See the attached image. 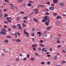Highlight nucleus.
I'll return each instance as SVG.
<instances>
[{
	"label": "nucleus",
	"instance_id": "f257e3e1",
	"mask_svg": "<svg viewBox=\"0 0 66 66\" xmlns=\"http://www.w3.org/2000/svg\"><path fill=\"white\" fill-rule=\"evenodd\" d=\"M6 32H7V31L5 30V29L3 28L1 30V32H0V34L1 35H6Z\"/></svg>",
	"mask_w": 66,
	"mask_h": 66
},
{
	"label": "nucleus",
	"instance_id": "f03ea898",
	"mask_svg": "<svg viewBox=\"0 0 66 66\" xmlns=\"http://www.w3.org/2000/svg\"><path fill=\"white\" fill-rule=\"evenodd\" d=\"M46 26H48L49 25V23L50 22V18H48L47 20H46Z\"/></svg>",
	"mask_w": 66,
	"mask_h": 66
},
{
	"label": "nucleus",
	"instance_id": "7ed1b4c3",
	"mask_svg": "<svg viewBox=\"0 0 66 66\" xmlns=\"http://www.w3.org/2000/svg\"><path fill=\"white\" fill-rule=\"evenodd\" d=\"M47 31H45L44 32V33L43 34V35L44 36V37H47Z\"/></svg>",
	"mask_w": 66,
	"mask_h": 66
},
{
	"label": "nucleus",
	"instance_id": "20e7f679",
	"mask_svg": "<svg viewBox=\"0 0 66 66\" xmlns=\"http://www.w3.org/2000/svg\"><path fill=\"white\" fill-rule=\"evenodd\" d=\"M59 6L60 7H63L64 6V4L63 3H60L59 4Z\"/></svg>",
	"mask_w": 66,
	"mask_h": 66
},
{
	"label": "nucleus",
	"instance_id": "39448f33",
	"mask_svg": "<svg viewBox=\"0 0 66 66\" xmlns=\"http://www.w3.org/2000/svg\"><path fill=\"white\" fill-rule=\"evenodd\" d=\"M58 0H53V2L54 3H58Z\"/></svg>",
	"mask_w": 66,
	"mask_h": 66
},
{
	"label": "nucleus",
	"instance_id": "423d86ee",
	"mask_svg": "<svg viewBox=\"0 0 66 66\" xmlns=\"http://www.w3.org/2000/svg\"><path fill=\"white\" fill-rule=\"evenodd\" d=\"M49 9L50 10H51V11H53L54 10V7H50L49 8Z\"/></svg>",
	"mask_w": 66,
	"mask_h": 66
},
{
	"label": "nucleus",
	"instance_id": "0eeeda50",
	"mask_svg": "<svg viewBox=\"0 0 66 66\" xmlns=\"http://www.w3.org/2000/svg\"><path fill=\"white\" fill-rule=\"evenodd\" d=\"M56 23L57 25H60V22L59 21H56Z\"/></svg>",
	"mask_w": 66,
	"mask_h": 66
},
{
	"label": "nucleus",
	"instance_id": "6e6552de",
	"mask_svg": "<svg viewBox=\"0 0 66 66\" xmlns=\"http://www.w3.org/2000/svg\"><path fill=\"white\" fill-rule=\"evenodd\" d=\"M48 18H49L47 16H45L44 18V19H45L46 20H47Z\"/></svg>",
	"mask_w": 66,
	"mask_h": 66
},
{
	"label": "nucleus",
	"instance_id": "1a4fd4ad",
	"mask_svg": "<svg viewBox=\"0 0 66 66\" xmlns=\"http://www.w3.org/2000/svg\"><path fill=\"white\" fill-rule=\"evenodd\" d=\"M3 13H0V18H2L3 17Z\"/></svg>",
	"mask_w": 66,
	"mask_h": 66
},
{
	"label": "nucleus",
	"instance_id": "9d476101",
	"mask_svg": "<svg viewBox=\"0 0 66 66\" xmlns=\"http://www.w3.org/2000/svg\"><path fill=\"white\" fill-rule=\"evenodd\" d=\"M13 35L15 36V37L16 38L17 37V33H15L13 34Z\"/></svg>",
	"mask_w": 66,
	"mask_h": 66
},
{
	"label": "nucleus",
	"instance_id": "9b49d317",
	"mask_svg": "<svg viewBox=\"0 0 66 66\" xmlns=\"http://www.w3.org/2000/svg\"><path fill=\"white\" fill-rule=\"evenodd\" d=\"M6 19H11V20H13V19L12 18H9V17L6 18Z\"/></svg>",
	"mask_w": 66,
	"mask_h": 66
},
{
	"label": "nucleus",
	"instance_id": "f8f14e48",
	"mask_svg": "<svg viewBox=\"0 0 66 66\" xmlns=\"http://www.w3.org/2000/svg\"><path fill=\"white\" fill-rule=\"evenodd\" d=\"M16 42H21V41L19 39H17L16 40Z\"/></svg>",
	"mask_w": 66,
	"mask_h": 66
},
{
	"label": "nucleus",
	"instance_id": "ddd939ff",
	"mask_svg": "<svg viewBox=\"0 0 66 66\" xmlns=\"http://www.w3.org/2000/svg\"><path fill=\"white\" fill-rule=\"evenodd\" d=\"M4 43H8L9 41L7 40H4Z\"/></svg>",
	"mask_w": 66,
	"mask_h": 66
},
{
	"label": "nucleus",
	"instance_id": "4468645a",
	"mask_svg": "<svg viewBox=\"0 0 66 66\" xmlns=\"http://www.w3.org/2000/svg\"><path fill=\"white\" fill-rule=\"evenodd\" d=\"M11 9H15V6H12L11 7Z\"/></svg>",
	"mask_w": 66,
	"mask_h": 66
},
{
	"label": "nucleus",
	"instance_id": "2eb2a0df",
	"mask_svg": "<svg viewBox=\"0 0 66 66\" xmlns=\"http://www.w3.org/2000/svg\"><path fill=\"white\" fill-rule=\"evenodd\" d=\"M8 16V14H4V18H5V17H6V16Z\"/></svg>",
	"mask_w": 66,
	"mask_h": 66
},
{
	"label": "nucleus",
	"instance_id": "dca6fc26",
	"mask_svg": "<svg viewBox=\"0 0 66 66\" xmlns=\"http://www.w3.org/2000/svg\"><path fill=\"white\" fill-rule=\"evenodd\" d=\"M20 19V18H19V17H18L16 18V20L17 21H19V20Z\"/></svg>",
	"mask_w": 66,
	"mask_h": 66
},
{
	"label": "nucleus",
	"instance_id": "f3484780",
	"mask_svg": "<svg viewBox=\"0 0 66 66\" xmlns=\"http://www.w3.org/2000/svg\"><path fill=\"white\" fill-rule=\"evenodd\" d=\"M39 46H42V47H44L45 46H44V45L42 44H40L39 45Z\"/></svg>",
	"mask_w": 66,
	"mask_h": 66
},
{
	"label": "nucleus",
	"instance_id": "a211bd4d",
	"mask_svg": "<svg viewBox=\"0 0 66 66\" xmlns=\"http://www.w3.org/2000/svg\"><path fill=\"white\" fill-rule=\"evenodd\" d=\"M34 19L35 21V22H37V20H36V18H34Z\"/></svg>",
	"mask_w": 66,
	"mask_h": 66
},
{
	"label": "nucleus",
	"instance_id": "6ab92c4d",
	"mask_svg": "<svg viewBox=\"0 0 66 66\" xmlns=\"http://www.w3.org/2000/svg\"><path fill=\"white\" fill-rule=\"evenodd\" d=\"M28 6H31V4L30 3H29L28 4Z\"/></svg>",
	"mask_w": 66,
	"mask_h": 66
},
{
	"label": "nucleus",
	"instance_id": "aec40b11",
	"mask_svg": "<svg viewBox=\"0 0 66 66\" xmlns=\"http://www.w3.org/2000/svg\"><path fill=\"white\" fill-rule=\"evenodd\" d=\"M15 60L16 61H19V59H18V58H17L15 59Z\"/></svg>",
	"mask_w": 66,
	"mask_h": 66
},
{
	"label": "nucleus",
	"instance_id": "412c9836",
	"mask_svg": "<svg viewBox=\"0 0 66 66\" xmlns=\"http://www.w3.org/2000/svg\"><path fill=\"white\" fill-rule=\"evenodd\" d=\"M40 6H41V7H45V6L44 5H41L40 4L39 5Z\"/></svg>",
	"mask_w": 66,
	"mask_h": 66
},
{
	"label": "nucleus",
	"instance_id": "4be33fe9",
	"mask_svg": "<svg viewBox=\"0 0 66 66\" xmlns=\"http://www.w3.org/2000/svg\"><path fill=\"white\" fill-rule=\"evenodd\" d=\"M47 57H51V55L49 54H47Z\"/></svg>",
	"mask_w": 66,
	"mask_h": 66
},
{
	"label": "nucleus",
	"instance_id": "5701e85b",
	"mask_svg": "<svg viewBox=\"0 0 66 66\" xmlns=\"http://www.w3.org/2000/svg\"><path fill=\"white\" fill-rule=\"evenodd\" d=\"M27 56L28 59H29V56H30V55L29 54H28L27 55Z\"/></svg>",
	"mask_w": 66,
	"mask_h": 66
},
{
	"label": "nucleus",
	"instance_id": "b1692460",
	"mask_svg": "<svg viewBox=\"0 0 66 66\" xmlns=\"http://www.w3.org/2000/svg\"><path fill=\"white\" fill-rule=\"evenodd\" d=\"M23 18L24 19H27V18H27V17L26 16L23 17Z\"/></svg>",
	"mask_w": 66,
	"mask_h": 66
},
{
	"label": "nucleus",
	"instance_id": "393cba45",
	"mask_svg": "<svg viewBox=\"0 0 66 66\" xmlns=\"http://www.w3.org/2000/svg\"><path fill=\"white\" fill-rule=\"evenodd\" d=\"M18 1L19 2H22V0H18Z\"/></svg>",
	"mask_w": 66,
	"mask_h": 66
},
{
	"label": "nucleus",
	"instance_id": "a878e982",
	"mask_svg": "<svg viewBox=\"0 0 66 66\" xmlns=\"http://www.w3.org/2000/svg\"><path fill=\"white\" fill-rule=\"evenodd\" d=\"M31 60L32 61H33V60H35V59H34V58L33 57H32L31 59Z\"/></svg>",
	"mask_w": 66,
	"mask_h": 66
},
{
	"label": "nucleus",
	"instance_id": "bb28decb",
	"mask_svg": "<svg viewBox=\"0 0 66 66\" xmlns=\"http://www.w3.org/2000/svg\"><path fill=\"white\" fill-rule=\"evenodd\" d=\"M62 47V46L61 45H59L57 46L58 48H60V47Z\"/></svg>",
	"mask_w": 66,
	"mask_h": 66
},
{
	"label": "nucleus",
	"instance_id": "cd10ccee",
	"mask_svg": "<svg viewBox=\"0 0 66 66\" xmlns=\"http://www.w3.org/2000/svg\"><path fill=\"white\" fill-rule=\"evenodd\" d=\"M22 5L23 6H25L26 5V4L23 3L22 4Z\"/></svg>",
	"mask_w": 66,
	"mask_h": 66
},
{
	"label": "nucleus",
	"instance_id": "c85d7f7f",
	"mask_svg": "<svg viewBox=\"0 0 66 66\" xmlns=\"http://www.w3.org/2000/svg\"><path fill=\"white\" fill-rule=\"evenodd\" d=\"M23 26L24 27H26V25H25V24H24V23H23L22 24Z\"/></svg>",
	"mask_w": 66,
	"mask_h": 66
},
{
	"label": "nucleus",
	"instance_id": "c756f323",
	"mask_svg": "<svg viewBox=\"0 0 66 66\" xmlns=\"http://www.w3.org/2000/svg\"><path fill=\"white\" fill-rule=\"evenodd\" d=\"M46 4H50V2H47V3H46Z\"/></svg>",
	"mask_w": 66,
	"mask_h": 66
},
{
	"label": "nucleus",
	"instance_id": "7c9ffc66",
	"mask_svg": "<svg viewBox=\"0 0 66 66\" xmlns=\"http://www.w3.org/2000/svg\"><path fill=\"white\" fill-rule=\"evenodd\" d=\"M13 28H17V27L16 26H15V25H14V26L13 27Z\"/></svg>",
	"mask_w": 66,
	"mask_h": 66
},
{
	"label": "nucleus",
	"instance_id": "2f4dec72",
	"mask_svg": "<svg viewBox=\"0 0 66 66\" xmlns=\"http://www.w3.org/2000/svg\"><path fill=\"white\" fill-rule=\"evenodd\" d=\"M6 37L7 38H11V37H10L9 36H7Z\"/></svg>",
	"mask_w": 66,
	"mask_h": 66
},
{
	"label": "nucleus",
	"instance_id": "473e14b6",
	"mask_svg": "<svg viewBox=\"0 0 66 66\" xmlns=\"http://www.w3.org/2000/svg\"><path fill=\"white\" fill-rule=\"evenodd\" d=\"M57 56H55L54 57V59H57Z\"/></svg>",
	"mask_w": 66,
	"mask_h": 66
},
{
	"label": "nucleus",
	"instance_id": "72a5a7b5",
	"mask_svg": "<svg viewBox=\"0 0 66 66\" xmlns=\"http://www.w3.org/2000/svg\"><path fill=\"white\" fill-rule=\"evenodd\" d=\"M17 33L18 35V36L19 37L20 36V34H19V32H17Z\"/></svg>",
	"mask_w": 66,
	"mask_h": 66
},
{
	"label": "nucleus",
	"instance_id": "f704fd0d",
	"mask_svg": "<svg viewBox=\"0 0 66 66\" xmlns=\"http://www.w3.org/2000/svg\"><path fill=\"white\" fill-rule=\"evenodd\" d=\"M57 15V14L55 13H54L53 14V16H56Z\"/></svg>",
	"mask_w": 66,
	"mask_h": 66
},
{
	"label": "nucleus",
	"instance_id": "c9c22d12",
	"mask_svg": "<svg viewBox=\"0 0 66 66\" xmlns=\"http://www.w3.org/2000/svg\"><path fill=\"white\" fill-rule=\"evenodd\" d=\"M23 22H24V23H27V21L26 20H24V21Z\"/></svg>",
	"mask_w": 66,
	"mask_h": 66
},
{
	"label": "nucleus",
	"instance_id": "e433bc0d",
	"mask_svg": "<svg viewBox=\"0 0 66 66\" xmlns=\"http://www.w3.org/2000/svg\"><path fill=\"white\" fill-rule=\"evenodd\" d=\"M34 11H38V9H36V10H34Z\"/></svg>",
	"mask_w": 66,
	"mask_h": 66
},
{
	"label": "nucleus",
	"instance_id": "4c0bfd02",
	"mask_svg": "<svg viewBox=\"0 0 66 66\" xmlns=\"http://www.w3.org/2000/svg\"><path fill=\"white\" fill-rule=\"evenodd\" d=\"M41 63L42 65H44V64H45V63L44 62H41Z\"/></svg>",
	"mask_w": 66,
	"mask_h": 66
},
{
	"label": "nucleus",
	"instance_id": "58836bf2",
	"mask_svg": "<svg viewBox=\"0 0 66 66\" xmlns=\"http://www.w3.org/2000/svg\"><path fill=\"white\" fill-rule=\"evenodd\" d=\"M40 33H41V32H40V31L38 32H37V34H40Z\"/></svg>",
	"mask_w": 66,
	"mask_h": 66
},
{
	"label": "nucleus",
	"instance_id": "ea45409f",
	"mask_svg": "<svg viewBox=\"0 0 66 66\" xmlns=\"http://www.w3.org/2000/svg\"><path fill=\"white\" fill-rule=\"evenodd\" d=\"M50 64V62H47V64H48V65H49Z\"/></svg>",
	"mask_w": 66,
	"mask_h": 66
},
{
	"label": "nucleus",
	"instance_id": "a19ab883",
	"mask_svg": "<svg viewBox=\"0 0 66 66\" xmlns=\"http://www.w3.org/2000/svg\"><path fill=\"white\" fill-rule=\"evenodd\" d=\"M3 50L4 51V52H7V51H6V50H5V49H3Z\"/></svg>",
	"mask_w": 66,
	"mask_h": 66
},
{
	"label": "nucleus",
	"instance_id": "79ce46f5",
	"mask_svg": "<svg viewBox=\"0 0 66 66\" xmlns=\"http://www.w3.org/2000/svg\"><path fill=\"white\" fill-rule=\"evenodd\" d=\"M66 63V62L65 61H63L62 62V64H64Z\"/></svg>",
	"mask_w": 66,
	"mask_h": 66
},
{
	"label": "nucleus",
	"instance_id": "37998d69",
	"mask_svg": "<svg viewBox=\"0 0 66 66\" xmlns=\"http://www.w3.org/2000/svg\"><path fill=\"white\" fill-rule=\"evenodd\" d=\"M45 21H46V20H45V19H44L42 20V22H45Z\"/></svg>",
	"mask_w": 66,
	"mask_h": 66
},
{
	"label": "nucleus",
	"instance_id": "c03bdc74",
	"mask_svg": "<svg viewBox=\"0 0 66 66\" xmlns=\"http://www.w3.org/2000/svg\"><path fill=\"white\" fill-rule=\"evenodd\" d=\"M24 34H26V35H28V34H29L28 32H26L25 33H24Z\"/></svg>",
	"mask_w": 66,
	"mask_h": 66
},
{
	"label": "nucleus",
	"instance_id": "a18cd8bd",
	"mask_svg": "<svg viewBox=\"0 0 66 66\" xmlns=\"http://www.w3.org/2000/svg\"><path fill=\"white\" fill-rule=\"evenodd\" d=\"M17 26L18 27L21 26V25H20V24H18L17 25Z\"/></svg>",
	"mask_w": 66,
	"mask_h": 66
},
{
	"label": "nucleus",
	"instance_id": "49530a36",
	"mask_svg": "<svg viewBox=\"0 0 66 66\" xmlns=\"http://www.w3.org/2000/svg\"><path fill=\"white\" fill-rule=\"evenodd\" d=\"M45 49H46V48H44L42 50V51H43L44 50H45Z\"/></svg>",
	"mask_w": 66,
	"mask_h": 66
},
{
	"label": "nucleus",
	"instance_id": "de8ad7c7",
	"mask_svg": "<svg viewBox=\"0 0 66 66\" xmlns=\"http://www.w3.org/2000/svg\"><path fill=\"white\" fill-rule=\"evenodd\" d=\"M57 17L59 18H60V19H61V18H62V17H61V16H57Z\"/></svg>",
	"mask_w": 66,
	"mask_h": 66
},
{
	"label": "nucleus",
	"instance_id": "09e8293b",
	"mask_svg": "<svg viewBox=\"0 0 66 66\" xmlns=\"http://www.w3.org/2000/svg\"><path fill=\"white\" fill-rule=\"evenodd\" d=\"M30 39H32V41L34 42V39L33 38H30Z\"/></svg>",
	"mask_w": 66,
	"mask_h": 66
},
{
	"label": "nucleus",
	"instance_id": "8fccbe9b",
	"mask_svg": "<svg viewBox=\"0 0 66 66\" xmlns=\"http://www.w3.org/2000/svg\"><path fill=\"white\" fill-rule=\"evenodd\" d=\"M7 20V21H9V22H11V20Z\"/></svg>",
	"mask_w": 66,
	"mask_h": 66
},
{
	"label": "nucleus",
	"instance_id": "3c124183",
	"mask_svg": "<svg viewBox=\"0 0 66 66\" xmlns=\"http://www.w3.org/2000/svg\"><path fill=\"white\" fill-rule=\"evenodd\" d=\"M7 10L6 9H3V11H5V12H6V11H7Z\"/></svg>",
	"mask_w": 66,
	"mask_h": 66
},
{
	"label": "nucleus",
	"instance_id": "603ef678",
	"mask_svg": "<svg viewBox=\"0 0 66 66\" xmlns=\"http://www.w3.org/2000/svg\"><path fill=\"white\" fill-rule=\"evenodd\" d=\"M35 54L37 56L38 55V54L37 53H35Z\"/></svg>",
	"mask_w": 66,
	"mask_h": 66
},
{
	"label": "nucleus",
	"instance_id": "864d4df0",
	"mask_svg": "<svg viewBox=\"0 0 66 66\" xmlns=\"http://www.w3.org/2000/svg\"><path fill=\"white\" fill-rule=\"evenodd\" d=\"M29 3H33L34 2L32 1H29Z\"/></svg>",
	"mask_w": 66,
	"mask_h": 66
},
{
	"label": "nucleus",
	"instance_id": "5fc2aeb1",
	"mask_svg": "<svg viewBox=\"0 0 66 66\" xmlns=\"http://www.w3.org/2000/svg\"><path fill=\"white\" fill-rule=\"evenodd\" d=\"M40 42V43H43V40H40L39 41Z\"/></svg>",
	"mask_w": 66,
	"mask_h": 66
},
{
	"label": "nucleus",
	"instance_id": "6e6d98bb",
	"mask_svg": "<svg viewBox=\"0 0 66 66\" xmlns=\"http://www.w3.org/2000/svg\"><path fill=\"white\" fill-rule=\"evenodd\" d=\"M32 36H34V34H31Z\"/></svg>",
	"mask_w": 66,
	"mask_h": 66
},
{
	"label": "nucleus",
	"instance_id": "4d7b16f0",
	"mask_svg": "<svg viewBox=\"0 0 66 66\" xmlns=\"http://www.w3.org/2000/svg\"><path fill=\"white\" fill-rule=\"evenodd\" d=\"M38 50H39V51L41 50V48H38Z\"/></svg>",
	"mask_w": 66,
	"mask_h": 66
},
{
	"label": "nucleus",
	"instance_id": "13d9d810",
	"mask_svg": "<svg viewBox=\"0 0 66 66\" xmlns=\"http://www.w3.org/2000/svg\"><path fill=\"white\" fill-rule=\"evenodd\" d=\"M20 12L21 14H24V12Z\"/></svg>",
	"mask_w": 66,
	"mask_h": 66
},
{
	"label": "nucleus",
	"instance_id": "bf43d9fd",
	"mask_svg": "<svg viewBox=\"0 0 66 66\" xmlns=\"http://www.w3.org/2000/svg\"><path fill=\"white\" fill-rule=\"evenodd\" d=\"M32 49H33V50H35V51L36 50V49L34 48H32Z\"/></svg>",
	"mask_w": 66,
	"mask_h": 66
},
{
	"label": "nucleus",
	"instance_id": "052dcab7",
	"mask_svg": "<svg viewBox=\"0 0 66 66\" xmlns=\"http://www.w3.org/2000/svg\"><path fill=\"white\" fill-rule=\"evenodd\" d=\"M44 52H46L47 51V50H45L44 51Z\"/></svg>",
	"mask_w": 66,
	"mask_h": 66
},
{
	"label": "nucleus",
	"instance_id": "680f3d73",
	"mask_svg": "<svg viewBox=\"0 0 66 66\" xmlns=\"http://www.w3.org/2000/svg\"><path fill=\"white\" fill-rule=\"evenodd\" d=\"M4 28H7V26H6V25H4Z\"/></svg>",
	"mask_w": 66,
	"mask_h": 66
},
{
	"label": "nucleus",
	"instance_id": "e2e57ef3",
	"mask_svg": "<svg viewBox=\"0 0 66 66\" xmlns=\"http://www.w3.org/2000/svg\"><path fill=\"white\" fill-rule=\"evenodd\" d=\"M50 29V27H47V30H49Z\"/></svg>",
	"mask_w": 66,
	"mask_h": 66
},
{
	"label": "nucleus",
	"instance_id": "0e129e2a",
	"mask_svg": "<svg viewBox=\"0 0 66 66\" xmlns=\"http://www.w3.org/2000/svg\"><path fill=\"white\" fill-rule=\"evenodd\" d=\"M50 51H52V48H50Z\"/></svg>",
	"mask_w": 66,
	"mask_h": 66
},
{
	"label": "nucleus",
	"instance_id": "69168bd1",
	"mask_svg": "<svg viewBox=\"0 0 66 66\" xmlns=\"http://www.w3.org/2000/svg\"><path fill=\"white\" fill-rule=\"evenodd\" d=\"M27 60V58H24L23 59V60Z\"/></svg>",
	"mask_w": 66,
	"mask_h": 66
},
{
	"label": "nucleus",
	"instance_id": "338daca9",
	"mask_svg": "<svg viewBox=\"0 0 66 66\" xmlns=\"http://www.w3.org/2000/svg\"><path fill=\"white\" fill-rule=\"evenodd\" d=\"M4 23H8V22H7L6 21H5L4 22Z\"/></svg>",
	"mask_w": 66,
	"mask_h": 66
},
{
	"label": "nucleus",
	"instance_id": "774afa93",
	"mask_svg": "<svg viewBox=\"0 0 66 66\" xmlns=\"http://www.w3.org/2000/svg\"><path fill=\"white\" fill-rule=\"evenodd\" d=\"M57 43H60V42H61V41L57 40Z\"/></svg>",
	"mask_w": 66,
	"mask_h": 66
}]
</instances>
